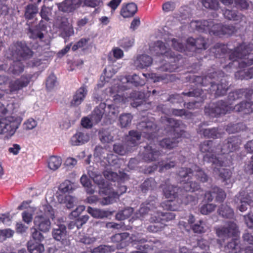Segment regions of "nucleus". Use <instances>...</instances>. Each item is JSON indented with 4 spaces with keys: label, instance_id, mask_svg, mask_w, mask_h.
I'll return each mask as SVG.
<instances>
[{
    "label": "nucleus",
    "instance_id": "1",
    "mask_svg": "<svg viewBox=\"0 0 253 253\" xmlns=\"http://www.w3.org/2000/svg\"><path fill=\"white\" fill-rule=\"evenodd\" d=\"M213 142L211 141L204 142L201 146V151L203 153H207L204 156V160L212 163L213 173L214 174H219L223 181L225 182V185L228 186L227 188L231 187L232 181L230 178L231 172L230 170L221 168V167L227 166L230 163V161H227V154L237 149L238 146L241 144L239 138L233 137L229 138L227 143L224 144L221 148V154L218 153L216 148L214 151L212 149Z\"/></svg>",
    "mask_w": 253,
    "mask_h": 253
},
{
    "label": "nucleus",
    "instance_id": "2",
    "mask_svg": "<svg viewBox=\"0 0 253 253\" xmlns=\"http://www.w3.org/2000/svg\"><path fill=\"white\" fill-rule=\"evenodd\" d=\"M87 170L89 177L98 185L99 188V194L106 196L101 202L102 205H108L113 203L116 199L118 198L121 195L126 192V186L121 185L120 183L125 179H127L126 174L123 175V177H120L117 173L108 169H106L104 171L103 174L107 179L112 181L109 183L108 182H104L97 169L89 167Z\"/></svg>",
    "mask_w": 253,
    "mask_h": 253
},
{
    "label": "nucleus",
    "instance_id": "3",
    "mask_svg": "<svg viewBox=\"0 0 253 253\" xmlns=\"http://www.w3.org/2000/svg\"><path fill=\"white\" fill-rule=\"evenodd\" d=\"M33 52L27 47L25 43L17 42L12 43L6 51L7 58L13 60L12 63L7 69L5 64L0 65V71H7L9 74L18 75L24 71L23 63H26L29 66H38L40 64L39 60L29 61L32 56Z\"/></svg>",
    "mask_w": 253,
    "mask_h": 253
},
{
    "label": "nucleus",
    "instance_id": "4",
    "mask_svg": "<svg viewBox=\"0 0 253 253\" xmlns=\"http://www.w3.org/2000/svg\"><path fill=\"white\" fill-rule=\"evenodd\" d=\"M156 126L152 121L140 123L137 128L141 130V134L137 131L132 130L129 131V135L127 136V145L129 147L125 148L124 146L121 144H115L114 151L116 153L121 155H124L127 152H130L132 150V147H135L139 143L141 135L147 138L148 140L152 139L155 141L153 136L155 138L154 133L156 132ZM156 139H157V138Z\"/></svg>",
    "mask_w": 253,
    "mask_h": 253
},
{
    "label": "nucleus",
    "instance_id": "5",
    "mask_svg": "<svg viewBox=\"0 0 253 253\" xmlns=\"http://www.w3.org/2000/svg\"><path fill=\"white\" fill-rule=\"evenodd\" d=\"M216 233L218 238L217 243L219 247L223 246L224 241L229 238H232V241L225 247L226 252L237 253L241 251V248L238 244L239 231L236 223H228L225 226L216 228Z\"/></svg>",
    "mask_w": 253,
    "mask_h": 253
},
{
    "label": "nucleus",
    "instance_id": "6",
    "mask_svg": "<svg viewBox=\"0 0 253 253\" xmlns=\"http://www.w3.org/2000/svg\"><path fill=\"white\" fill-rule=\"evenodd\" d=\"M145 83V81L140 79L136 74L131 76L124 77L120 79L115 80L113 81V85L109 88L110 95L113 98L114 103H125L126 101H128V98L124 97L119 93L130 87V84L137 86L142 85Z\"/></svg>",
    "mask_w": 253,
    "mask_h": 253
},
{
    "label": "nucleus",
    "instance_id": "7",
    "mask_svg": "<svg viewBox=\"0 0 253 253\" xmlns=\"http://www.w3.org/2000/svg\"><path fill=\"white\" fill-rule=\"evenodd\" d=\"M232 102L227 103L222 101H218L216 104H212L210 109L205 108V112L212 117H217L221 114H225L231 111L235 112H242L245 114L253 112V102H243L239 104L236 105L233 108Z\"/></svg>",
    "mask_w": 253,
    "mask_h": 253
},
{
    "label": "nucleus",
    "instance_id": "8",
    "mask_svg": "<svg viewBox=\"0 0 253 253\" xmlns=\"http://www.w3.org/2000/svg\"><path fill=\"white\" fill-rule=\"evenodd\" d=\"M179 175L183 178L182 182H183V189L185 191L193 192L196 191L199 188V185L194 182L193 180L189 181V178L194 179H198L200 181L204 182L208 180L207 175L197 166H193L192 169H182L179 171Z\"/></svg>",
    "mask_w": 253,
    "mask_h": 253
},
{
    "label": "nucleus",
    "instance_id": "9",
    "mask_svg": "<svg viewBox=\"0 0 253 253\" xmlns=\"http://www.w3.org/2000/svg\"><path fill=\"white\" fill-rule=\"evenodd\" d=\"M253 49V44L247 45L245 43L241 44L236 47L234 50H231L229 54V59L233 61L230 63L227 67L231 68L232 66H236L237 64L240 66L242 63V66L244 65L249 66L253 64V53L250 52Z\"/></svg>",
    "mask_w": 253,
    "mask_h": 253
},
{
    "label": "nucleus",
    "instance_id": "10",
    "mask_svg": "<svg viewBox=\"0 0 253 253\" xmlns=\"http://www.w3.org/2000/svg\"><path fill=\"white\" fill-rule=\"evenodd\" d=\"M165 123L167 126V133L171 136L170 139H164L160 142V145L163 148L171 149L176 147L179 142V139L181 137L184 133L181 130L182 125L178 121L172 118H167Z\"/></svg>",
    "mask_w": 253,
    "mask_h": 253
},
{
    "label": "nucleus",
    "instance_id": "11",
    "mask_svg": "<svg viewBox=\"0 0 253 253\" xmlns=\"http://www.w3.org/2000/svg\"><path fill=\"white\" fill-rule=\"evenodd\" d=\"M37 214L34 221L35 227L42 232L49 231L51 227L49 218L53 219L54 215L51 206L45 203L38 208Z\"/></svg>",
    "mask_w": 253,
    "mask_h": 253
},
{
    "label": "nucleus",
    "instance_id": "12",
    "mask_svg": "<svg viewBox=\"0 0 253 253\" xmlns=\"http://www.w3.org/2000/svg\"><path fill=\"white\" fill-rule=\"evenodd\" d=\"M190 26L200 31H208L210 34L221 36L224 35H231L234 32L235 28L228 26L220 24H213L212 21H195L190 23Z\"/></svg>",
    "mask_w": 253,
    "mask_h": 253
},
{
    "label": "nucleus",
    "instance_id": "13",
    "mask_svg": "<svg viewBox=\"0 0 253 253\" xmlns=\"http://www.w3.org/2000/svg\"><path fill=\"white\" fill-rule=\"evenodd\" d=\"M163 193L166 198L169 200L162 204V207L165 210L176 211L179 209V206L176 204L177 201L175 200L179 189L166 182L165 185L162 186Z\"/></svg>",
    "mask_w": 253,
    "mask_h": 253
},
{
    "label": "nucleus",
    "instance_id": "14",
    "mask_svg": "<svg viewBox=\"0 0 253 253\" xmlns=\"http://www.w3.org/2000/svg\"><path fill=\"white\" fill-rule=\"evenodd\" d=\"M152 203H154V205L153 206L151 205L150 209L149 210L150 218H148V219L151 222H160L164 227L166 225V222L174 218L175 214L172 212L160 213L158 210H156L155 209L156 201L153 200L149 202L151 204Z\"/></svg>",
    "mask_w": 253,
    "mask_h": 253
},
{
    "label": "nucleus",
    "instance_id": "15",
    "mask_svg": "<svg viewBox=\"0 0 253 253\" xmlns=\"http://www.w3.org/2000/svg\"><path fill=\"white\" fill-rule=\"evenodd\" d=\"M19 120L13 116H8L0 119V134L6 133L13 135L19 125Z\"/></svg>",
    "mask_w": 253,
    "mask_h": 253
},
{
    "label": "nucleus",
    "instance_id": "16",
    "mask_svg": "<svg viewBox=\"0 0 253 253\" xmlns=\"http://www.w3.org/2000/svg\"><path fill=\"white\" fill-rule=\"evenodd\" d=\"M150 51L152 54L159 56L162 55L166 57L170 62L173 61L174 63L177 61L179 58L178 56H175L174 54L171 53V51L167 47L165 44L162 42L158 41L154 43V45H151Z\"/></svg>",
    "mask_w": 253,
    "mask_h": 253
},
{
    "label": "nucleus",
    "instance_id": "17",
    "mask_svg": "<svg viewBox=\"0 0 253 253\" xmlns=\"http://www.w3.org/2000/svg\"><path fill=\"white\" fill-rule=\"evenodd\" d=\"M253 197V193H250L245 191L240 192L238 196L235 199V202L238 204H241L238 207L239 210L243 212L245 211L248 206L250 205L252 202V198Z\"/></svg>",
    "mask_w": 253,
    "mask_h": 253
},
{
    "label": "nucleus",
    "instance_id": "18",
    "mask_svg": "<svg viewBox=\"0 0 253 253\" xmlns=\"http://www.w3.org/2000/svg\"><path fill=\"white\" fill-rule=\"evenodd\" d=\"M30 82V79L25 76L11 81L9 84V90L11 92L17 93L18 91L26 87Z\"/></svg>",
    "mask_w": 253,
    "mask_h": 253
},
{
    "label": "nucleus",
    "instance_id": "19",
    "mask_svg": "<svg viewBox=\"0 0 253 253\" xmlns=\"http://www.w3.org/2000/svg\"><path fill=\"white\" fill-rule=\"evenodd\" d=\"M82 4L81 0H65L58 4V8L63 12H71L79 7Z\"/></svg>",
    "mask_w": 253,
    "mask_h": 253
},
{
    "label": "nucleus",
    "instance_id": "20",
    "mask_svg": "<svg viewBox=\"0 0 253 253\" xmlns=\"http://www.w3.org/2000/svg\"><path fill=\"white\" fill-rule=\"evenodd\" d=\"M94 156L98 158L101 161H104V159H106V161L109 165H112L115 164L114 162L117 158V156L113 154L108 155L106 153V150L101 147H96L94 150Z\"/></svg>",
    "mask_w": 253,
    "mask_h": 253
},
{
    "label": "nucleus",
    "instance_id": "21",
    "mask_svg": "<svg viewBox=\"0 0 253 253\" xmlns=\"http://www.w3.org/2000/svg\"><path fill=\"white\" fill-rule=\"evenodd\" d=\"M205 199L208 201H211L213 198L215 197L216 201L222 202L226 197L225 192L217 187H214L212 189L211 191L205 194Z\"/></svg>",
    "mask_w": 253,
    "mask_h": 253
},
{
    "label": "nucleus",
    "instance_id": "22",
    "mask_svg": "<svg viewBox=\"0 0 253 253\" xmlns=\"http://www.w3.org/2000/svg\"><path fill=\"white\" fill-rule=\"evenodd\" d=\"M131 240L132 242H134L133 245H136L135 248L139 250H142V249L146 250L147 251L154 250V248L156 247V245L159 243L158 242H153V243L151 242H148L146 244L142 245L141 244L146 242V240L144 239H136L135 237H133Z\"/></svg>",
    "mask_w": 253,
    "mask_h": 253
},
{
    "label": "nucleus",
    "instance_id": "23",
    "mask_svg": "<svg viewBox=\"0 0 253 253\" xmlns=\"http://www.w3.org/2000/svg\"><path fill=\"white\" fill-rule=\"evenodd\" d=\"M66 227L65 225L60 224L57 228L53 229L52 235L57 241H61L63 244H68L69 241L66 240Z\"/></svg>",
    "mask_w": 253,
    "mask_h": 253
},
{
    "label": "nucleus",
    "instance_id": "24",
    "mask_svg": "<svg viewBox=\"0 0 253 253\" xmlns=\"http://www.w3.org/2000/svg\"><path fill=\"white\" fill-rule=\"evenodd\" d=\"M189 46H191V50H195L196 49H205L207 48L206 40L202 37L196 40L192 38H188L187 41L186 48L187 49Z\"/></svg>",
    "mask_w": 253,
    "mask_h": 253
},
{
    "label": "nucleus",
    "instance_id": "25",
    "mask_svg": "<svg viewBox=\"0 0 253 253\" xmlns=\"http://www.w3.org/2000/svg\"><path fill=\"white\" fill-rule=\"evenodd\" d=\"M87 92V90L84 86H82L79 88L73 96L71 105L77 106L81 104L85 97Z\"/></svg>",
    "mask_w": 253,
    "mask_h": 253
},
{
    "label": "nucleus",
    "instance_id": "26",
    "mask_svg": "<svg viewBox=\"0 0 253 253\" xmlns=\"http://www.w3.org/2000/svg\"><path fill=\"white\" fill-rule=\"evenodd\" d=\"M152 58L146 54L137 56L134 61V65L138 68L143 69L150 66L152 63Z\"/></svg>",
    "mask_w": 253,
    "mask_h": 253
},
{
    "label": "nucleus",
    "instance_id": "27",
    "mask_svg": "<svg viewBox=\"0 0 253 253\" xmlns=\"http://www.w3.org/2000/svg\"><path fill=\"white\" fill-rule=\"evenodd\" d=\"M137 11V5L134 3H129L126 5H123L120 14L124 18H129L133 16Z\"/></svg>",
    "mask_w": 253,
    "mask_h": 253
},
{
    "label": "nucleus",
    "instance_id": "28",
    "mask_svg": "<svg viewBox=\"0 0 253 253\" xmlns=\"http://www.w3.org/2000/svg\"><path fill=\"white\" fill-rule=\"evenodd\" d=\"M89 139L87 133L78 132L72 137L70 142L72 145L78 146L87 142Z\"/></svg>",
    "mask_w": 253,
    "mask_h": 253
},
{
    "label": "nucleus",
    "instance_id": "29",
    "mask_svg": "<svg viewBox=\"0 0 253 253\" xmlns=\"http://www.w3.org/2000/svg\"><path fill=\"white\" fill-rule=\"evenodd\" d=\"M87 211L92 217L96 218H103L112 214V212L108 211L94 209L90 207L87 208Z\"/></svg>",
    "mask_w": 253,
    "mask_h": 253
},
{
    "label": "nucleus",
    "instance_id": "30",
    "mask_svg": "<svg viewBox=\"0 0 253 253\" xmlns=\"http://www.w3.org/2000/svg\"><path fill=\"white\" fill-rule=\"evenodd\" d=\"M105 103H100L98 107H97L94 110L91 119L94 124L98 123L101 119L103 115L105 112Z\"/></svg>",
    "mask_w": 253,
    "mask_h": 253
},
{
    "label": "nucleus",
    "instance_id": "31",
    "mask_svg": "<svg viewBox=\"0 0 253 253\" xmlns=\"http://www.w3.org/2000/svg\"><path fill=\"white\" fill-rule=\"evenodd\" d=\"M153 205V203L151 204L149 203V202L142 204L138 212H136L132 217V219H130V220H132V219L134 218L142 219L143 218L145 217V216H150V213H148V212H149V210L150 209V206Z\"/></svg>",
    "mask_w": 253,
    "mask_h": 253
},
{
    "label": "nucleus",
    "instance_id": "32",
    "mask_svg": "<svg viewBox=\"0 0 253 253\" xmlns=\"http://www.w3.org/2000/svg\"><path fill=\"white\" fill-rule=\"evenodd\" d=\"M27 249L30 253H44V245L38 242L29 241L27 243Z\"/></svg>",
    "mask_w": 253,
    "mask_h": 253
},
{
    "label": "nucleus",
    "instance_id": "33",
    "mask_svg": "<svg viewBox=\"0 0 253 253\" xmlns=\"http://www.w3.org/2000/svg\"><path fill=\"white\" fill-rule=\"evenodd\" d=\"M244 66H242V63L240 64L239 66V70L235 73V76L237 79L248 80L253 78V67L247 69V73L244 75H240L242 72L245 73V70L244 69Z\"/></svg>",
    "mask_w": 253,
    "mask_h": 253
},
{
    "label": "nucleus",
    "instance_id": "34",
    "mask_svg": "<svg viewBox=\"0 0 253 253\" xmlns=\"http://www.w3.org/2000/svg\"><path fill=\"white\" fill-rule=\"evenodd\" d=\"M62 163L60 157L57 156H50L47 161L48 168L53 171L58 169L61 166Z\"/></svg>",
    "mask_w": 253,
    "mask_h": 253
},
{
    "label": "nucleus",
    "instance_id": "35",
    "mask_svg": "<svg viewBox=\"0 0 253 253\" xmlns=\"http://www.w3.org/2000/svg\"><path fill=\"white\" fill-rule=\"evenodd\" d=\"M145 149V153L144 155V159L146 161L155 160L159 155V152L152 149V146L148 145Z\"/></svg>",
    "mask_w": 253,
    "mask_h": 253
},
{
    "label": "nucleus",
    "instance_id": "36",
    "mask_svg": "<svg viewBox=\"0 0 253 253\" xmlns=\"http://www.w3.org/2000/svg\"><path fill=\"white\" fill-rule=\"evenodd\" d=\"M223 15L225 18L235 21L239 23L243 20V18H245L243 15L241 14H237L235 11L230 10L229 9H226L224 10L223 12Z\"/></svg>",
    "mask_w": 253,
    "mask_h": 253
},
{
    "label": "nucleus",
    "instance_id": "37",
    "mask_svg": "<svg viewBox=\"0 0 253 253\" xmlns=\"http://www.w3.org/2000/svg\"><path fill=\"white\" fill-rule=\"evenodd\" d=\"M77 186L75 184L71 181L66 180L63 182L59 186V190L64 193H70L76 189Z\"/></svg>",
    "mask_w": 253,
    "mask_h": 253
},
{
    "label": "nucleus",
    "instance_id": "38",
    "mask_svg": "<svg viewBox=\"0 0 253 253\" xmlns=\"http://www.w3.org/2000/svg\"><path fill=\"white\" fill-rule=\"evenodd\" d=\"M81 183L85 188V191L88 194H93L95 191V187L93 186L89 179L85 174H83L80 179Z\"/></svg>",
    "mask_w": 253,
    "mask_h": 253
},
{
    "label": "nucleus",
    "instance_id": "39",
    "mask_svg": "<svg viewBox=\"0 0 253 253\" xmlns=\"http://www.w3.org/2000/svg\"><path fill=\"white\" fill-rule=\"evenodd\" d=\"M38 211V208H34L33 207H29L26 211L22 212V216L23 221L27 224H29L32 222L33 219V215L34 212Z\"/></svg>",
    "mask_w": 253,
    "mask_h": 253
},
{
    "label": "nucleus",
    "instance_id": "40",
    "mask_svg": "<svg viewBox=\"0 0 253 253\" xmlns=\"http://www.w3.org/2000/svg\"><path fill=\"white\" fill-rule=\"evenodd\" d=\"M243 238L245 244L248 245L245 249V253H253V236L246 233Z\"/></svg>",
    "mask_w": 253,
    "mask_h": 253
},
{
    "label": "nucleus",
    "instance_id": "41",
    "mask_svg": "<svg viewBox=\"0 0 253 253\" xmlns=\"http://www.w3.org/2000/svg\"><path fill=\"white\" fill-rule=\"evenodd\" d=\"M58 201L59 203L65 204L67 208H71L75 202V198L71 196L60 195L58 197Z\"/></svg>",
    "mask_w": 253,
    "mask_h": 253
},
{
    "label": "nucleus",
    "instance_id": "42",
    "mask_svg": "<svg viewBox=\"0 0 253 253\" xmlns=\"http://www.w3.org/2000/svg\"><path fill=\"white\" fill-rule=\"evenodd\" d=\"M218 212L225 218H232L234 215L233 211L227 205H222L218 210Z\"/></svg>",
    "mask_w": 253,
    "mask_h": 253
},
{
    "label": "nucleus",
    "instance_id": "43",
    "mask_svg": "<svg viewBox=\"0 0 253 253\" xmlns=\"http://www.w3.org/2000/svg\"><path fill=\"white\" fill-rule=\"evenodd\" d=\"M133 211L131 208H126L123 210L119 211L116 215V218L119 220H125L129 217Z\"/></svg>",
    "mask_w": 253,
    "mask_h": 253
},
{
    "label": "nucleus",
    "instance_id": "44",
    "mask_svg": "<svg viewBox=\"0 0 253 253\" xmlns=\"http://www.w3.org/2000/svg\"><path fill=\"white\" fill-rule=\"evenodd\" d=\"M77 240L84 244L88 245L95 242L96 240V238L93 237H89L87 235H85L84 233H79Z\"/></svg>",
    "mask_w": 253,
    "mask_h": 253
},
{
    "label": "nucleus",
    "instance_id": "45",
    "mask_svg": "<svg viewBox=\"0 0 253 253\" xmlns=\"http://www.w3.org/2000/svg\"><path fill=\"white\" fill-rule=\"evenodd\" d=\"M203 134L207 137L216 138L220 136V132L215 128L212 129L205 128L203 130Z\"/></svg>",
    "mask_w": 253,
    "mask_h": 253
},
{
    "label": "nucleus",
    "instance_id": "46",
    "mask_svg": "<svg viewBox=\"0 0 253 253\" xmlns=\"http://www.w3.org/2000/svg\"><path fill=\"white\" fill-rule=\"evenodd\" d=\"M31 237L35 242H40L43 240L44 237L42 234L35 227L31 228Z\"/></svg>",
    "mask_w": 253,
    "mask_h": 253
},
{
    "label": "nucleus",
    "instance_id": "47",
    "mask_svg": "<svg viewBox=\"0 0 253 253\" xmlns=\"http://www.w3.org/2000/svg\"><path fill=\"white\" fill-rule=\"evenodd\" d=\"M14 233V231L10 229L0 230V242H2L6 239L12 237Z\"/></svg>",
    "mask_w": 253,
    "mask_h": 253
},
{
    "label": "nucleus",
    "instance_id": "48",
    "mask_svg": "<svg viewBox=\"0 0 253 253\" xmlns=\"http://www.w3.org/2000/svg\"><path fill=\"white\" fill-rule=\"evenodd\" d=\"M38 12L37 7L34 5L30 4L27 6L25 15L26 18L31 19Z\"/></svg>",
    "mask_w": 253,
    "mask_h": 253
},
{
    "label": "nucleus",
    "instance_id": "49",
    "mask_svg": "<svg viewBox=\"0 0 253 253\" xmlns=\"http://www.w3.org/2000/svg\"><path fill=\"white\" fill-rule=\"evenodd\" d=\"M166 43L167 44H169L170 43L173 46L174 49L175 50L182 52L185 51V48L181 43L177 42L175 39H171L170 40H166Z\"/></svg>",
    "mask_w": 253,
    "mask_h": 253
},
{
    "label": "nucleus",
    "instance_id": "50",
    "mask_svg": "<svg viewBox=\"0 0 253 253\" xmlns=\"http://www.w3.org/2000/svg\"><path fill=\"white\" fill-rule=\"evenodd\" d=\"M207 228V226L203 221H200L199 223H196L192 227L194 232L199 233L205 232Z\"/></svg>",
    "mask_w": 253,
    "mask_h": 253
},
{
    "label": "nucleus",
    "instance_id": "51",
    "mask_svg": "<svg viewBox=\"0 0 253 253\" xmlns=\"http://www.w3.org/2000/svg\"><path fill=\"white\" fill-rule=\"evenodd\" d=\"M132 116L130 114H125L120 117V122L122 127H126L130 124Z\"/></svg>",
    "mask_w": 253,
    "mask_h": 253
},
{
    "label": "nucleus",
    "instance_id": "52",
    "mask_svg": "<svg viewBox=\"0 0 253 253\" xmlns=\"http://www.w3.org/2000/svg\"><path fill=\"white\" fill-rule=\"evenodd\" d=\"M113 251V249L111 246L101 245L97 248H94L91 252L92 253H107Z\"/></svg>",
    "mask_w": 253,
    "mask_h": 253
},
{
    "label": "nucleus",
    "instance_id": "53",
    "mask_svg": "<svg viewBox=\"0 0 253 253\" xmlns=\"http://www.w3.org/2000/svg\"><path fill=\"white\" fill-rule=\"evenodd\" d=\"M108 110V116L111 120L116 119L119 113L118 108H116L114 104L108 105L107 107Z\"/></svg>",
    "mask_w": 253,
    "mask_h": 253
},
{
    "label": "nucleus",
    "instance_id": "54",
    "mask_svg": "<svg viewBox=\"0 0 253 253\" xmlns=\"http://www.w3.org/2000/svg\"><path fill=\"white\" fill-rule=\"evenodd\" d=\"M202 2L207 8L216 9L218 7V2L216 0H202Z\"/></svg>",
    "mask_w": 253,
    "mask_h": 253
},
{
    "label": "nucleus",
    "instance_id": "55",
    "mask_svg": "<svg viewBox=\"0 0 253 253\" xmlns=\"http://www.w3.org/2000/svg\"><path fill=\"white\" fill-rule=\"evenodd\" d=\"M217 89L215 92V94L217 96L223 95L226 93L228 89V84L225 82H222L221 84H218L217 85Z\"/></svg>",
    "mask_w": 253,
    "mask_h": 253
},
{
    "label": "nucleus",
    "instance_id": "56",
    "mask_svg": "<svg viewBox=\"0 0 253 253\" xmlns=\"http://www.w3.org/2000/svg\"><path fill=\"white\" fill-rule=\"evenodd\" d=\"M37 125V122L33 118L27 120L23 125V128L25 130H30L34 128Z\"/></svg>",
    "mask_w": 253,
    "mask_h": 253
},
{
    "label": "nucleus",
    "instance_id": "57",
    "mask_svg": "<svg viewBox=\"0 0 253 253\" xmlns=\"http://www.w3.org/2000/svg\"><path fill=\"white\" fill-rule=\"evenodd\" d=\"M133 43L134 40L130 38H125L120 41V45L125 49L131 47Z\"/></svg>",
    "mask_w": 253,
    "mask_h": 253
},
{
    "label": "nucleus",
    "instance_id": "58",
    "mask_svg": "<svg viewBox=\"0 0 253 253\" xmlns=\"http://www.w3.org/2000/svg\"><path fill=\"white\" fill-rule=\"evenodd\" d=\"M115 73V72H112L111 69L109 67L104 70V74L100 77V80L104 82H108L110 78Z\"/></svg>",
    "mask_w": 253,
    "mask_h": 253
},
{
    "label": "nucleus",
    "instance_id": "59",
    "mask_svg": "<svg viewBox=\"0 0 253 253\" xmlns=\"http://www.w3.org/2000/svg\"><path fill=\"white\" fill-rule=\"evenodd\" d=\"M99 137L101 141L104 143H108L113 140V136L106 131L100 132Z\"/></svg>",
    "mask_w": 253,
    "mask_h": 253
},
{
    "label": "nucleus",
    "instance_id": "60",
    "mask_svg": "<svg viewBox=\"0 0 253 253\" xmlns=\"http://www.w3.org/2000/svg\"><path fill=\"white\" fill-rule=\"evenodd\" d=\"M215 206L212 204H206L201 208V212L203 214H208L215 210Z\"/></svg>",
    "mask_w": 253,
    "mask_h": 253
},
{
    "label": "nucleus",
    "instance_id": "61",
    "mask_svg": "<svg viewBox=\"0 0 253 253\" xmlns=\"http://www.w3.org/2000/svg\"><path fill=\"white\" fill-rule=\"evenodd\" d=\"M143 75L145 77V78H147L149 80H151L154 83L163 81L165 80L166 78V77H168L167 75L166 76V77L158 76L156 74L154 73H151L148 75L143 74Z\"/></svg>",
    "mask_w": 253,
    "mask_h": 253
},
{
    "label": "nucleus",
    "instance_id": "62",
    "mask_svg": "<svg viewBox=\"0 0 253 253\" xmlns=\"http://www.w3.org/2000/svg\"><path fill=\"white\" fill-rule=\"evenodd\" d=\"M128 235L126 233L117 234L112 237V240L113 242H121V244H123L125 242V239L128 237Z\"/></svg>",
    "mask_w": 253,
    "mask_h": 253
},
{
    "label": "nucleus",
    "instance_id": "63",
    "mask_svg": "<svg viewBox=\"0 0 253 253\" xmlns=\"http://www.w3.org/2000/svg\"><path fill=\"white\" fill-rule=\"evenodd\" d=\"M81 1L84 2V5L91 7H95L102 3L101 0H81Z\"/></svg>",
    "mask_w": 253,
    "mask_h": 253
},
{
    "label": "nucleus",
    "instance_id": "64",
    "mask_svg": "<svg viewBox=\"0 0 253 253\" xmlns=\"http://www.w3.org/2000/svg\"><path fill=\"white\" fill-rule=\"evenodd\" d=\"M122 0H111L107 4V5L111 8V12L112 13H113L115 10L118 8Z\"/></svg>",
    "mask_w": 253,
    "mask_h": 253
}]
</instances>
